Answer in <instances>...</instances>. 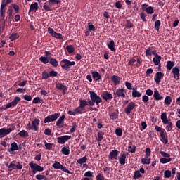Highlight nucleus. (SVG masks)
<instances>
[{
  "label": "nucleus",
  "mask_w": 180,
  "mask_h": 180,
  "mask_svg": "<svg viewBox=\"0 0 180 180\" xmlns=\"http://www.w3.org/2000/svg\"><path fill=\"white\" fill-rule=\"evenodd\" d=\"M105 178L103 177V175L101 173H98L96 176H95V180H103Z\"/></svg>",
  "instance_id": "69168bd1"
},
{
  "label": "nucleus",
  "mask_w": 180,
  "mask_h": 180,
  "mask_svg": "<svg viewBox=\"0 0 180 180\" xmlns=\"http://www.w3.org/2000/svg\"><path fill=\"white\" fill-rule=\"evenodd\" d=\"M47 2L49 3V5L44 4V10L45 11V12H50L51 11V9H50V8H52L53 5L60 4V0H49Z\"/></svg>",
  "instance_id": "6e6552de"
},
{
  "label": "nucleus",
  "mask_w": 180,
  "mask_h": 180,
  "mask_svg": "<svg viewBox=\"0 0 180 180\" xmlns=\"http://www.w3.org/2000/svg\"><path fill=\"white\" fill-rule=\"evenodd\" d=\"M87 160L88 159L86 158V157L84 156L83 158L78 159L77 163L79 165H83L86 162Z\"/></svg>",
  "instance_id": "a18cd8bd"
},
{
  "label": "nucleus",
  "mask_w": 180,
  "mask_h": 180,
  "mask_svg": "<svg viewBox=\"0 0 180 180\" xmlns=\"http://www.w3.org/2000/svg\"><path fill=\"white\" fill-rule=\"evenodd\" d=\"M100 97H102V99H104L105 101L112 100V94L107 91L102 92Z\"/></svg>",
  "instance_id": "aec40b11"
},
{
  "label": "nucleus",
  "mask_w": 180,
  "mask_h": 180,
  "mask_svg": "<svg viewBox=\"0 0 180 180\" xmlns=\"http://www.w3.org/2000/svg\"><path fill=\"white\" fill-rule=\"evenodd\" d=\"M89 31L90 32L95 31V26L91 25V22H89Z\"/></svg>",
  "instance_id": "774afa93"
},
{
  "label": "nucleus",
  "mask_w": 180,
  "mask_h": 180,
  "mask_svg": "<svg viewBox=\"0 0 180 180\" xmlns=\"http://www.w3.org/2000/svg\"><path fill=\"white\" fill-rule=\"evenodd\" d=\"M152 96H153L154 100L155 101L162 100V96H160V94H159V91L158 90L154 91V94H152Z\"/></svg>",
  "instance_id": "c85d7f7f"
},
{
  "label": "nucleus",
  "mask_w": 180,
  "mask_h": 180,
  "mask_svg": "<svg viewBox=\"0 0 180 180\" xmlns=\"http://www.w3.org/2000/svg\"><path fill=\"white\" fill-rule=\"evenodd\" d=\"M131 96L133 98H140L141 96V93L137 91L135 89H133V91H131Z\"/></svg>",
  "instance_id": "4c0bfd02"
},
{
  "label": "nucleus",
  "mask_w": 180,
  "mask_h": 180,
  "mask_svg": "<svg viewBox=\"0 0 180 180\" xmlns=\"http://www.w3.org/2000/svg\"><path fill=\"white\" fill-rule=\"evenodd\" d=\"M118 155H119V151H117V150H110L108 155L109 160H117Z\"/></svg>",
  "instance_id": "dca6fc26"
},
{
  "label": "nucleus",
  "mask_w": 180,
  "mask_h": 180,
  "mask_svg": "<svg viewBox=\"0 0 180 180\" xmlns=\"http://www.w3.org/2000/svg\"><path fill=\"white\" fill-rule=\"evenodd\" d=\"M133 109H134V103L129 102L127 108H124V113L127 115H129V113H131Z\"/></svg>",
  "instance_id": "6ab92c4d"
},
{
  "label": "nucleus",
  "mask_w": 180,
  "mask_h": 180,
  "mask_svg": "<svg viewBox=\"0 0 180 180\" xmlns=\"http://www.w3.org/2000/svg\"><path fill=\"white\" fill-rule=\"evenodd\" d=\"M34 11H38V3H33L30 5L29 13L33 12Z\"/></svg>",
  "instance_id": "cd10ccee"
},
{
  "label": "nucleus",
  "mask_w": 180,
  "mask_h": 180,
  "mask_svg": "<svg viewBox=\"0 0 180 180\" xmlns=\"http://www.w3.org/2000/svg\"><path fill=\"white\" fill-rule=\"evenodd\" d=\"M124 27H127V29H130L133 27V23L131 21L127 20V24H124Z\"/></svg>",
  "instance_id": "052dcab7"
},
{
  "label": "nucleus",
  "mask_w": 180,
  "mask_h": 180,
  "mask_svg": "<svg viewBox=\"0 0 180 180\" xmlns=\"http://www.w3.org/2000/svg\"><path fill=\"white\" fill-rule=\"evenodd\" d=\"M124 93H126V90H124V89H117L116 91H114V93H112V95L116 96V97L117 98H124Z\"/></svg>",
  "instance_id": "2eb2a0df"
},
{
  "label": "nucleus",
  "mask_w": 180,
  "mask_h": 180,
  "mask_svg": "<svg viewBox=\"0 0 180 180\" xmlns=\"http://www.w3.org/2000/svg\"><path fill=\"white\" fill-rule=\"evenodd\" d=\"M18 150H19V147H18V143H15V142L11 143V148L7 149V152L8 153H13Z\"/></svg>",
  "instance_id": "393cba45"
},
{
  "label": "nucleus",
  "mask_w": 180,
  "mask_h": 180,
  "mask_svg": "<svg viewBox=\"0 0 180 180\" xmlns=\"http://www.w3.org/2000/svg\"><path fill=\"white\" fill-rule=\"evenodd\" d=\"M12 2H13V0H2L1 4H0V17L4 18V13H6V7Z\"/></svg>",
  "instance_id": "423d86ee"
},
{
  "label": "nucleus",
  "mask_w": 180,
  "mask_h": 180,
  "mask_svg": "<svg viewBox=\"0 0 180 180\" xmlns=\"http://www.w3.org/2000/svg\"><path fill=\"white\" fill-rule=\"evenodd\" d=\"M40 124V120L35 119L32 121V124H26V130H33L35 131H38V124Z\"/></svg>",
  "instance_id": "20e7f679"
},
{
  "label": "nucleus",
  "mask_w": 180,
  "mask_h": 180,
  "mask_svg": "<svg viewBox=\"0 0 180 180\" xmlns=\"http://www.w3.org/2000/svg\"><path fill=\"white\" fill-rule=\"evenodd\" d=\"M19 101H21V98L15 96V98H14V100H13L12 102H10L9 103H7V105H6V108H4V110H7V109H9L11 108L15 107V105H18Z\"/></svg>",
  "instance_id": "f8f14e48"
},
{
  "label": "nucleus",
  "mask_w": 180,
  "mask_h": 180,
  "mask_svg": "<svg viewBox=\"0 0 180 180\" xmlns=\"http://www.w3.org/2000/svg\"><path fill=\"white\" fill-rule=\"evenodd\" d=\"M28 165L30 166V168L32 169L33 174H37V172H43V167L38 165L37 164L30 162Z\"/></svg>",
  "instance_id": "1a4fd4ad"
},
{
  "label": "nucleus",
  "mask_w": 180,
  "mask_h": 180,
  "mask_svg": "<svg viewBox=\"0 0 180 180\" xmlns=\"http://www.w3.org/2000/svg\"><path fill=\"white\" fill-rule=\"evenodd\" d=\"M126 156H128V153H121L120 158L116 159L120 162V165H124L126 164Z\"/></svg>",
  "instance_id": "f3484780"
},
{
  "label": "nucleus",
  "mask_w": 180,
  "mask_h": 180,
  "mask_svg": "<svg viewBox=\"0 0 180 180\" xmlns=\"http://www.w3.org/2000/svg\"><path fill=\"white\" fill-rule=\"evenodd\" d=\"M65 118V115H62L59 117L58 120L56 122V126L59 127H63L64 125V119Z\"/></svg>",
  "instance_id": "a878e982"
},
{
  "label": "nucleus",
  "mask_w": 180,
  "mask_h": 180,
  "mask_svg": "<svg viewBox=\"0 0 180 180\" xmlns=\"http://www.w3.org/2000/svg\"><path fill=\"white\" fill-rule=\"evenodd\" d=\"M141 178V173H138V172H135L133 173V179H138Z\"/></svg>",
  "instance_id": "603ef678"
},
{
  "label": "nucleus",
  "mask_w": 180,
  "mask_h": 180,
  "mask_svg": "<svg viewBox=\"0 0 180 180\" xmlns=\"http://www.w3.org/2000/svg\"><path fill=\"white\" fill-rule=\"evenodd\" d=\"M18 39H19L18 33L13 32V34H11V35L9 36V40H11V41H14L15 40H18Z\"/></svg>",
  "instance_id": "c756f323"
},
{
  "label": "nucleus",
  "mask_w": 180,
  "mask_h": 180,
  "mask_svg": "<svg viewBox=\"0 0 180 180\" xmlns=\"http://www.w3.org/2000/svg\"><path fill=\"white\" fill-rule=\"evenodd\" d=\"M48 63L51 64L52 67L57 68V66H59L60 62H57V60L56 58H51V61H49Z\"/></svg>",
  "instance_id": "2f4dec72"
},
{
  "label": "nucleus",
  "mask_w": 180,
  "mask_h": 180,
  "mask_svg": "<svg viewBox=\"0 0 180 180\" xmlns=\"http://www.w3.org/2000/svg\"><path fill=\"white\" fill-rule=\"evenodd\" d=\"M50 59H52V58H51L50 57L41 56L40 57L39 60L40 62L46 65V64H48L49 62H50Z\"/></svg>",
  "instance_id": "f704fd0d"
},
{
  "label": "nucleus",
  "mask_w": 180,
  "mask_h": 180,
  "mask_svg": "<svg viewBox=\"0 0 180 180\" xmlns=\"http://www.w3.org/2000/svg\"><path fill=\"white\" fill-rule=\"evenodd\" d=\"M136 147L133 146H128V152L134 153L136 151Z\"/></svg>",
  "instance_id": "e2e57ef3"
},
{
  "label": "nucleus",
  "mask_w": 180,
  "mask_h": 180,
  "mask_svg": "<svg viewBox=\"0 0 180 180\" xmlns=\"http://www.w3.org/2000/svg\"><path fill=\"white\" fill-rule=\"evenodd\" d=\"M164 77V73L162 72H156L155 76L154 77V82H155L156 84H159L160 83V79Z\"/></svg>",
  "instance_id": "4be33fe9"
},
{
  "label": "nucleus",
  "mask_w": 180,
  "mask_h": 180,
  "mask_svg": "<svg viewBox=\"0 0 180 180\" xmlns=\"http://www.w3.org/2000/svg\"><path fill=\"white\" fill-rule=\"evenodd\" d=\"M91 78H94V80L95 82H98V80H101L102 79V76H101V74H98L97 71H93L91 72V75H90Z\"/></svg>",
  "instance_id": "5701e85b"
},
{
  "label": "nucleus",
  "mask_w": 180,
  "mask_h": 180,
  "mask_svg": "<svg viewBox=\"0 0 180 180\" xmlns=\"http://www.w3.org/2000/svg\"><path fill=\"white\" fill-rule=\"evenodd\" d=\"M172 101V99L171 98L170 96H166L165 98H164V104H165L167 106L171 105Z\"/></svg>",
  "instance_id": "58836bf2"
},
{
  "label": "nucleus",
  "mask_w": 180,
  "mask_h": 180,
  "mask_svg": "<svg viewBox=\"0 0 180 180\" xmlns=\"http://www.w3.org/2000/svg\"><path fill=\"white\" fill-rule=\"evenodd\" d=\"M159 153L164 158H169L171 157V155H169V153H167L166 152L164 151H159Z\"/></svg>",
  "instance_id": "3c124183"
},
{
  "label": "nucleus",
  "mask_w": 180,
  "mask_h": 180,
  "mask_svg": "<svg viewBox=\"0 0 180 180\" xmlns=\"http://www.w3.org/2000/svg\"><path fill=\"white\" fill-rule=\"evenodd\" d=\"M69 139H71V136H68V135L60 136L59 137H57V143L64 144L65 143V142H68Z\"/></svg>",
  "instance_id": "4468645a"
},
{
  "label": "nucleus",
  "mask_w": 180,
  "mask_h": 180,
  "mask_svg": "<svg viewBox=\"0 0 180 180\" xmlns=\"http://www.w3.org/2000/svg\"><path fill=\"white\" fill-rule=\"evenodd\" d=\"M160 120L162 121V124H167L166 129H164V128H161L159 126H155V131L159 132L160 139H162V143H164V144H167V136L166 131L169 132L172 130V123L169 122V120H167L166 112L160 114Z\"/></svg>",
  "instance_id": "f257e3e1"
},
{
  "label": "nucleus",
  "mask_w": 180,
  "mask_h": 180,
  "mask_svg": "<svg viewBox=\"0 0 180 180\" xmlns=\"http://www.w3.org/2000/svg\"><path fill=\"white\" fill-rule=\"evenodd\" d=\"M89 94L90 98H89V101H87L86 102H89L90 106H98V104H101L102 103V100H103V98H101V96L97 95V94L95 93L94 91H89Z\"/></svg>",
  "instance_id": "7ed1b4c3"
},
{
  "label": "nucleus",
  "mask_w": 180,
  "mask_h": 180,
  "mask_svg": "<svg viewBox=\"0 0 180 180\" xmlns=\"http://www.w3.org/2000/svg\"><path fill=\"white\" fill-rule=\"evenodd\" d=\"M115 134L116 136L121 137V136H122V130L121 129V128L116 129Z\"/></svg>",
  "instance_id": "0e129e2a"
},
{
  "label": "nucleus",
  "mask_w": 180,
  "mask_h": 180,
  "mask_svg": "<svg viewBox=\"0 0 180 180\" xmlns=\"http://www.w3.org/2000/svg\"><path fill=\"white\" fill-rule=\"evenodd\" d=\"M118 114H119V112H117V111L110 113V120H116L117 119Z\"/></svg>",
  "instance_id": "79ce46f5"
},
{
  "label": "nucleus",
  "mask_w": 180,
  "mask_h": 180,
  "mask_svg": "<svg viewBox=\"0 0 180 180\" xmlns=\"http://www.w3.org/2000/svg\"><path fill=\"white\" fill-rule=\"evenodd\" d=\"M7 12H9V16L7 17V19H9V20L11 21L12 19L15 18L14 15H12V9L11 8H7Z\"/></svg>",
  "instance_id": "4d7b16f0"
},
{
  "label": "nucleus",
  "mask_w": 180,
  "mask_h": 180,
  "mask_svg": "<svg viewBox=\"0 0 180 180\" xmlns=\"http://www.w3.org/2000/svg\"><path fill=\"white\" fill-rule=\"evenodd\" d=\"M56 89L58 91H63V94H65V91H68V86L63 85V84H56Z\"/></svg>",
  "instance_id": "b1692460"
},
{
  "label": "nucleus",
  "mask_w": 180,
  "mask_h": 180,
  "mask_svg": "<svg viewBox=\"0 0 180 180\" xmlns=\"http://www.w3.org/2000/svg\"><path fill=\"white\" fill-rule=\"evenodd\" d=\"M150 53H152V48H147V49L145 50V56L150 57Z\"/></svg>",
  "instance_id": "5fc2aeb1"
},
{
  "label": "nucleus",
  "mask_w": 180,
  "mask_h": 180,
  "mask_svg": "<svg viewBox=\"0 0 180 180\" xmlns=\"http://www.w3.org/2000/svg\"><path fill=\"white\" fill-rule=\"evenodd\" d=\"M6 167L7 168L11 169H9V172H11L12 170H21L22 169V165L21 163L18 162V165H15L14 163L11 162L9 163H6Z\"/></svg>",
  "instance_id": "9b49d317"
},
{
  "label": "nucleus",
  "mask_w": 180,
  "mask_h": 180,
  "mask_svg": "<svg viewBox=\"0 0 180 180\" xmlns=\"http://www.w3.org/2000/svg\"><path fill=\"white\" fill-rule=\"evenodd\" d=\"M18 136H20L22 139H26L29 136V135L27 134V132L25 130H22L21 131H19V133H18Z\"/></svg>",
  "instance_id": "c9c22d12"
},
{
  "label": "nucleus",
  "mask_w": 180,
  "mask_h": 180,
  "mask_svg": "<svg viewBox=\"0 0 180 180\" xmlns=\"http://www.w3.org/2000/svg\"><path fill=\"white\" fill-rule=\"evenodd\" d=\"M90 106V103H88L86 101L79 100V105L76 109H84L86 106Z\"/></svg>",
  "instance_id": "bb28decb"
},
{
  "label": "nucleus",
  "mask_w": 180,
  "mask_h": 180,
  "mask_svg": "<svg viewBox=\"0 0 180 180\" xmlns=\"http://www.w3.org/2000/svg\"><path fill=\"white\" fill-rule=\"evenodd\" d=\"M172 160L171 158H162L160 160V164H167L168 162H170Z\"/></svg>",
  "instance_id": "49530a36"
},
{
  "label": "nucleus",
  "mask_w": 180,
  "mask_h": 180,
  "mask_svg": "<svg viewBox=\"0 0 180 180\" xmlns=\"http://www.w3.org/2000/svg\"><path fill=\"white\" fill-rule=\"evenodd\" d=\"M107 48L109 49V50H110V51L114 52L115 51H116V49H115L114 48V41H109L108 44H107Z\"/></svg>",
  "instance_id": "e433bc0d"
},
{
  "label": "nucleus",
  "mask_w": 180,
  "mask_h": 180,
  "mask_svg": "<svg viewBox=\"0 0 180 180\" xmlns=\"http://www.w3.org/2000/svg\"><path fill=\"white\" fill-rule=\"evenodd\" d=\"M50 77V75L48 74V72L44 71V72H41V79H47Z\"/></svg>",
  "instance_id": "6e6d98bb"
},
{
  "label": "nucleus",
  "mask_w": 180,
  "mask_h": 180,
  "mask_svg": "<svg viewBox=\"0 0 180 180\" xmlns=\"http://www.w3.org/2000/svg\"><path fill=\"white\" fill-rule=\"evenodd\" d=\"M141 161H142V164L143 165H150V159H147L145 158H143L142 160H141Z\"/></svg>",
  "instance_id": "bf43d9fd"
},
{
  "label": "nucleus",
  "mask_w": 180,
  "mask_h": 180,
  "mask_svg": "<svg viewBox=\"0 0 180 180\" xmlns=\"http://www.w3.org/2000/svg\"><path fill=\"white\" fill-rule=\"evenodd\" d=\"M49 34H51V37L56 38L58 40H63V34L56 32L53 31V29L49 27L48 29Z\"/></svg>",
  "instance_id": "ddd939ff"
},
{
  "label": "nucleus",
  "mask_w": 180,
  "mask_h": 180,
  "mask_svg": "<svg viewBox=\"0 0 180 180\" xmlns=\"http://www.w3.org/2000/svg\"><path fill=\"white\" fill-rule=\"evenodd\" d=\"M174 62L167 61L166 63V69L167 70H172L171 73L173 74V78L178 81L179 79V68L178 67H174Z\"/></svg>",
  "instance_id": "f03ea898"
},
{
  "label": "nucleus",
  "mask_w": 180,
  "mask_h": 180,
  "mask_svg": "<svg viewBox=\"0 0 180 180\" xmlns=\"http://www.w3.org/2000/svg\"><path fill=\"white\" fill-rule=\"evenodd\" d=\"M103 139V132L102 131H98V133H97V141L101 142L102 141V140Z\"/></svg>",
  "instance_id": "c03bdc74"
},
{
  "label": "nucleus",
  "mask_w": 180,
  "mask_h": 180,
  "mask_svg": "<svg viewBox=\"0 0 180 180\" xmlns=\"http://www.w3.org/2000/svg\"><path fill=\"white\" fill-rule=\"evenodd\" d=\"M52 167L53 169H55V168H65V167L63 166V165H60V163L59 162H53V164L52 165Z\"/></svg>",
  "instance_id": "37998d69"
},
{
  "label": "nucleus",
  "mask_w": 180,
  "mask_h": 180,
  "mask_svg": "<svg viewBox=\"0 0 180 180\" xmlns=\"http://www.w3.org/2000/svg\"><path fill=\"white\" fill-rule=\"evenodd\" d=\"M66 51H68V53L72 54V53L75 52V47H73L72 45H68V46H66Z\"/></svg>",
  "instance_id": "ea45409f"
},
{
  "label": "nucleus",
  "mask_w": 180,
  "mask_h": 180,
  "mask_svg": "<svg viewBox=\"0 0 180 180\" xmlns=\"http://www.w3.org/2000/svg\"><path fill=\"white\" fill-rule=\"evenodd\" d=\"M44 146H45V150H50L52 149V146H53L52 143H46V141H45V140H44Z\"/></svg>",
  "instance_id": "8fccbe9b"
},
{
  "label": "nucleus",
  "mask_w": 180,
  "mask_h": 180,
  "mask_svg": "<svg viewBox=\"0 0 180 180\" xmlns=\"http://www.w3.org/2000/svg\"><path fill=\"white\" fill-rule=\"evenodd\" d=\"M161 59H162V57H160V56L159 55H155V56L153 58L154 65L155 66H159Z\"/></svg>",
  "instance_id": "7c9ffc66"
},
{
  "label": "nucleus",
  "mask_w": 180,
  "mask_h": 180,
  "mask_svg": "<svg viewBox=\"0 0 180 180\" xmlns=\"http://www.w3.org/2000/svg\"><path fill=\"white\" fill-rule=\"evenodd\" d=\"M60 113H53L51 115H49L45 117L44 120V123H50L52 122H56V120H58V119L60 118Z\"/></svg>",
  "instance_id": "0eeeda50"
},
{
  "label": "nucleus",
  "mask_w": 180,
  "mask_h": 180,
  "mask_svg": "<svg viewBox=\"0 0 180 180\" xmlns=\"http://www.w3.org/2000/svg\"><path fill=\"white\" fill-rule=\"evenodd\" d=\"M15 128H0V139L6 137L9 135L12 131H14Z\"/></svg>",
  "instance_id": "9d476101"
},
{
  "label": "nucleus",
  "mask_w": 180,
  "mask_h": 180,
  "mask_svg": "<svg viewBox=\"0 0 180 180\" xmlns=\"http://www.w3.org/2000/svg\"><path fill=\"white\" fill-rule=\"evenodd\" d=\"M152 72H154V70H152V68H148L147 69V71L145 72V77H150V75L152 74Z\"/></svg>",
  "instance_id": "13d9d810"
},
{
  "label": "nucleus",
  "mask_w": 180,
  "mask_h": 180,
  "mask_svg": "<svg viewBox=\"0 0 180 180\" xmlns=\"http://www.w3.org/2000/svg\"><path fill=\"white\" fill-rule=\"evenodd\" d=\"M84 176L88 177V178H93L94 173H92L91 171H87L86 172H85V174H84Z\"/></svg>",
  "instance_id": "680f3d73"
},
{
  "label": "nucleus",
  "mask_w": 180,
  "mask_h": 180,
  "mask_svg": "<svg viewBox=\"0 0 180 180\" xmlns=\"http://www.w3.org/2000/svg\"><path fill=\"white\" fill-rule=\"evenodd\" d=\"M60 68H63V70H68L69 67L75 66L76 65V63L75 61H70L68 59H63V60H60Z\"/></svg>",
  "instance_id": "39448f33"
},
{
  "label": "nucleus",
  "mask_w": 180,
  "mask_h": 180,
  "mask_svg": "<svg viewBox=\"0 0 180 180\" xmlns=\"http://www.w3.org/2000/svg\"><path fill=\"white\" fill-rule=\"evenodd\" d=\"M142 11H145V13H147L148 15H152L154 13V8L152 6H148L147 8H142Z\"/></svg>",
  "instance_id": "473e14b6"
},
{
  "label": "nucleus",
  "mask_w": 180,
  "mask_h": 180,
  "mask_svg": "<svg viewBox=\"0 0 180 180\" xmlns=\"http://www.w3.org/2000/svg\"><path fill=\"white\" fill-rule=\"evenodd\" d=\"M160 27V20H155V22L154 24V29L155 31L159 32V27Z\"/></svg>",
  "instance_id": "09e8293b"
},
{
  "label": "nucleus",
  "mask_w": 180,
  "mask_h": 180,
  "mask_svg": "<svg viewBox=\"0 0 180 180\" xmlns=\"http://www.w3.org/2000/svg\"><path fill=\"white\" fill-rule=\"evenodd\" d=\"M83 111H84V109L76 108V109H75V111H71V110L68 111V115H69L70 116H75L76 115H81L83 113L82 112Z\"/></svg>",
  "instance_id": "a211bd4d"
},
{
  "label": "nucleus",
  "mask_w": 180,
  "mask_h": 180,
  "mask_svg": "<svg viewBox=\"0 0 180 180\" xmlns=\"http://www.w3.org/2000/svg\"><path fill=\"white\" fill-rule=\"evenodd\" d=\"M60 153H63L64 155H69V146H64L63 148H60Z\"/></svg>",
  "instance_id": "72a5a7b5"
},
{
  "label": "nucleus",
  "mask_w": 180,
  "mask_h": 180,
  "mask_svg": "<svg viewBox=\"0 0 180 180\" xmlns=\"http://www.w3.org/2000/svg\"><path fill=\"white\" fill-rule=\"evenodd\" d=\"M53 169H60L63 172H65L66 174H70V175L72 174V173H71V172H69V170H68V169L65 168V167H57V168H53Z\"/></svg>",
  "instance_id": "864d4df0"
},
{
  "label": "nucleus",
  "mask_w": 180,
  "mask_h": 180,
  "mask_svg": "<svg viewBox=\"0 0 180 180\" xmlns=\"http://www.w3.org/2000/svg\"><path fill=\"white\" fill-rule=\"evenodd\" d=\"M72 128L71 129H69V133H75L76 131V128L78 127V124H76V122H73L71 124Z\"/></svg>",
  "instance_id": "a19ab883"
},
{
  "label": "nucleus",
  "mask_w": 180,
  "mask_h": 180,
  "mask_svg": "<svg viewBox=\"0 0 180 180\" xmlns=\"http://www.w3.org/2000/svg\"><path fill=\"white\" fill-rule=\"evenodd\" d=\"M110 82H112L114 86H117L121 82V77H119V76L112 75L110 77Z\"/></svg>",
  "instance_id": "412c9836"
},
{
  "label": "nucleus",
  "mask_w": 180,
  "mask_h": 180,
  "mask_svg": "<svg viewBox=\"0 0 180 180\" xmlns=\"http://www.w3.org/2000/svg\"><path fill=\"white\" fill-rule=\"evenodd\" d=\"M49 75L51 76V77H57V72L54 70H51V72H48Z\"/></svg>",
  "instance_id": "338daca9"
},
{
  "label": "nucleus",
  "mask_w": 180,
  "mask_h": 180,
  "mask_svg": "<svg viewBox=\"0 0 180 180\" xmlns=\"http://www.w3.org/2000/svg\"><path fill=\"white\" fill-rule=\"evenodd\" d=\"M172 174V173H171V172H169V170L164 171V179L171 178Z\"/></svg>",
  "instance_id": "de8ad7c7"
}]
</instances>
